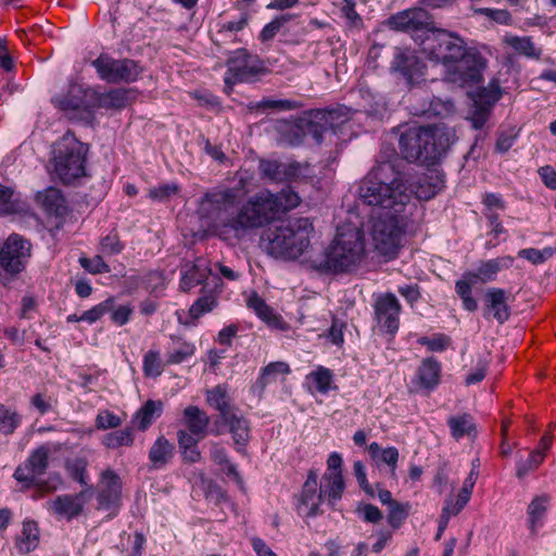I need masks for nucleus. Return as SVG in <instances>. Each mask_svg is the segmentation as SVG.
<instances>
[{"label":"nucleus","mask_w":556,"mask_h":556,"mask_svg":"<svg viewBox=\"0 0 556 556\" xmlns=\"http://www.w3.org/2000/svg\"><path fill=\"white\" fill-rule=\"evenodd\" d=\"M217 305V296L213 291L204 293L190 307L189 315L193 319L200 318L205 313L214 309Z\"/></svg>","instance_id":"nucleus-47"},{"label":"nucleus","mask_w":556,"mask_h":556,"mask_svg":"<svg viewBox=\"0 0 556 556\" xmlns=\"http://www.w3.org/2000/svg\"><path fill=\"white\" fill-rule=\"evenodd\" d=\"M290 372V367L285 362H274L268 364L260 377V383L265 387L277 378L278 375H287Z\"/></svg>","instance_id":"nucleus-56"},{"label":"nucleus","mask_w":556,"mask_h":556,"mask_svg":"<svg viewBox=\"0 0 556 556\" xmlns=\"http://www.w3.org/2000/svg\"><path fill=\"white\" fill-rule=\"evenodd\" d=\"M86 90L78 84H71L66 94L52 99L55 106L65 112H78L87 108Z\"/></svg>","instance_id":"nucleus-26"},{"label":"nucleus","mask_w":556,"mask_h":556,"mask_svg":"<svg viewBox=\"0 0 556 556\" xmlns=\"http://www.w3.org/2000/svg\"><path fill=\"white\" fill-rule=\"evenodd\" d=\"M450 143L451 138L445 127L412 126L401 134L399 149L408 162L432 165L441 160Z\"/></svg>","instance_id":"nucleus-4"},{"label":"nucleus","mask_w":556,"mask_h":556,"mask_svg":"<svg viewBox=\"0 0 556 556\" xmlns=\"http://www.w3.org/2000/svg\"><path fill=\"white\" fill-rule=\"evenodd\" d=\"M505 42L515 51L528 58L539 59L541 50L535 47L530 37L508 36Z\"/></svg>","instance_id":"nucleus-43"},{"label":"nucleus","mask_w":556,"mask_h":556,"mask_svg":"<svg viewBox=\"0 0 556 556\" xmlns=\"http://www.w3.org/2000/svg\"><path fill=\"white\" fill-rule=\"evenodd\" d=\"M318 472L311 469L298 496L296 510L303 517H314L320 513L319 506L324 501L320 490L317 492Z\"/></svg>","instance_id":"nucleus-20"},{"label":"nucleus","mask_w":556,"mask_h":556,"mask_svg":"<svg viewBox=\"0 0 556 556\" xmlns=\"http://www.w3.org/2000/svg\"><path fill=\"white\" fill-rule=\"evenodd\" d=\"M547 496H538L533 498L528 506V523L532 534H535L543 526L545 513L547 510Z\"/></svg>","instance_id":"nucleus-37"},{"label":"nucleus","mask_w":556,"mask_h":556,"mask_svg":"<svg viewBox=\"0 0 556 556\" xmlns=\"http://www.w3.org/2000/svg\"><path fill=\"white\" fill-rule=\"evenodd\" d=\"M314 227L309 218L299 217L269 228L262 240L268 254L274 257L295 260L307 251Z\"/></svg>","instance_id":"nucleus-5"},{"label":"nucleus","mask_w":556,"mask_h":556,"mask_svg":"<svg viewBox=\"0 0 556 556\" xmlns=\"http://www.w3.org/2000/svg\"><path fill=\"white\" fill-rule=\"evenodd\" d=\"M514 257L506 255L481 262L475 271L465 273V277L472 281H481L483 283L495 280L497 274L502 269L513 266Z\"/></svg>","instance_id":"nucleus-23"},{"label":"nucleus","mask_w":556,"mask_h":556,"mask_svg":"<svg viewBox=\"0 0 556 556\" xmlns=\"http://www.w3.org/2000/svg\"><path fill=\"white\" fill-rule=\"evenodd\" d=\"M365 254L364 233L356 226L338 228L337 236L326 250L319 269L326 273H345L356 267Z\"/></svg>","instance_id":"nucleus-6"},{"label":"nucleus","mask_w":556,"mask_h":556,"mask_svg":"<svg viewBox=\"0 0 556 556\" xmlns=\"http://www.w3.org/2000/svg\"><path fill=\"white\" fill-rule=\"evenodd\" d=\"M410 510L408 503H391L388 507V522L393 529H399L406 520Z\"/></svg>","instance_id":"nucleus-52"},{"label":"nucleus","mask_w":556,"mask_h":556,"mask_svg":"<svg viewBox=\"0 0 556 556\" xmlns=\"http://www.w3.org/2000/svg\"><path fill=\"white\" fill-rule=\"evenodd\" d=\"M475 14L486 16L490 21L501 25H511L513 18L510 13L504 9L476 8Z\"/></svg>","instance_id":"nucleus-57"},{"label":"nucleus","mask_w":556,"mask_h":556,"mask_svg":"<svg viewBox=\"0 0 556 556\" xmlns=\"http://www.w3.org/2000/svg\"><path fill=\"white\" fill-rule=\"evenodd\" d=\"M178 191L179 187L174 182L161 184L149 189L148 197L153 201L164 202L177 194Z\"/></svg>","instance_id":"nucleus-58"},{"label":"nucleus","mask_w":556,"mask_h":556,"mask_svg":"<svg viewBox=\"0 0 556 556\" xmlns=\"http://www.w3.org/2000/svg\"><path fill=\"white\" fill-rule=\"evenodd\" d=\"M101 105L106 109H122L129 103V91L114 89L104 93L100 99Z\"/></svg>","instance_id":"nucleus-50"},{"label":"nucleus","mask_w":556,"mask_h":556,"mask_svg":"<svg viewBox=\"0 0 556 556\" xmlns=\"http://www.w3.org/2000/svg\"><path fill=\"white\" fill-rule=\"evenodd\" d=\"M205 400L207 404L216 409L222 418L224 415L231 413L238 407L232 403L226 384H218L205 392Z\"/></svg>","instance_id":"nucleus-28"},{"label":"nucleus","mask_w":556,"mask_h":556,"mask_svg":"<svg viewBox=\"0 0 556 556\" xmlns=\"http://www.w3.org/2000/svg\"><path fill=\"white\" fill-rule=\"evenodd\" d=\"M59 405V399L55 394L49 393L47 390L39 391L30 397V406L40 415L53 412Z\"/></svg>","instance_id":"nucleus-44"},{"label":"nucleus","mask_w":556,"mask_h":556,"mask_svg":"<svg viewBox=\"0 0 556 556\" xmlns=\"http://www.w3.org/2000/svg\"><path fill=\"white\" fill-rule=\"evenodd\" d=\"M123 243L119 241L117 233L111 232L101 240V252L108 255H114L122 252Z\"/></svg>","instance_id":"nucleus-64"},{"label":"nucleus","mask_w":556,"mask_h":556,"mask_svg":"<svg viewBox=\"0 0 556 556\" xmlns=\"http://www.w3.org/2000/svg\"><path fill=\"white\" fill-rule=\"evenodd\" d=\"M455 112V105L450 99L433 98L428 102L427 108H417L412 105V113L418 116H426L428 118L432 116L437 117H448Z\"/></svg>","instance_id":"nucleus-31"},{"label":"nucleus","mask_w":556,"mask_h":556,"mask_svg":"<svg viewBox=\"0 0 556 556\" xmlns=\"http://www.w3.org/2000/svg\"><path fill=\"white\" fill-rule=\"evenodd\" d=\"M346 118L338 110H318L309 117L300 118L288 129L287 140L291 146L301 144L305 137H312L316 143H321L324 135L328 131L337 132Z\"/></svg>","instance_id":"nucleus-8"},{"label":"nucleus","mask_w":556,"mask_h":556,"mask_svg":"<svg viewBox=\"0 0 556 556\" xmlns=\"http://www.w3.org/2000/svg\"><path fill=\"white\" fill-rule=\"evenodd\" d=\"M83 493L77 495H59L55 500L49 503L50 509L58 516L66 519L77 517L83 511Z\"/></svg>","instance_id":"nucleus-27"},{"label":"nucleus","mask_w":556,"mask_h":556,"mask_svg":"<svg viewBox=\"0 0 556 556\" xmlns=\"http://www.w3.org/2000/svg\"><path fill=\"white\" fill-rule=\"evenodd\" d=\"M215 427V429L211 430L215 435L222 434L219 427H227L232 437L236 451L240 454H245V446L248 445L251 437V428L249 420L239 414V408L224 415L222 418H216Z\"/></svg>","instance_id":"nucleus-16"},{"label":"nucleus","mask_w":556,"mask_h":556,"mask_svg":"<svg viewBox=\"0 0 556 556\" xmlns=\"http://www.w3.org/2000/svg\"><path fill=\"white\" fill-rule=\"evenodd\" d=\"M162 412V403L149 400L136 413L131 424L132 427H137L139 430H147L155 419V416H160Z\"/></svg>","instance_id":"nucleus-36"},{"label":"nucleus","mask_w":556,"mask_h":556,"mask_svg":"<svg viewBox=\"0 0 556 556\" xmlns=\"http://www.w3.org/2000/svg\"><path fill=\"white\" fill-rule=\"evenodd\" d=\"M194 354V345L178 337H170V343L166 349L167 365H176L185 362Z\"/></svg>","instance_id":"nucleus-32"},{"label":"nucleus","mask_w":556,"mask_h":556,"mask_svg":"<svg viewBox=\"0 0 556 556\" xmlns=\"http://www.w3.org/2000/svg\"><path fill=\"white\" fill-rule=\"evenodd\" d=\"M301 105L293 100H271L263 99L258 104L257 109L262 110H278V111H292L299 109Z\"/></svg>","instance_id":"nucleus-61"},{"label":"nucleus","mask_w":556,"mask_h":556,"mask_svg":"<svg viewBox=\"0 0 556 556\" xmlns=\"http://www.w3.org/2000/svg\"><path fill=\"white\" fill-rule=\"evenodd\" d=\"M511 300L510 292L505 289L495 287L486 289L483 296V317L486 320L493 319L503 325L511 315L509 306Z\"/></svg>","instance_id":"nucleus-17"},{"label":"nucleus","mask_w":556,"mask_h":556,"mask_svg":"<svg viewBox=\"0 0 556 556\" xmlns=\"http://www.w3.org/2000/svg\"><path fill=\"white\" fill-rule=\"evenodd\" d=\"M165 365L159 351L150 350L143 356V372L147 377L161 376Z\"/></svg>","instance_id":"nucleus-49"},{"label":"nucleus","mask_w":556,"mask_h":556,"mask_svg":"<svg viewBox=\"0 0 556 556\" xmlns=\"http://www.w3.org/2000/svg\"><path fill=\"white\" fill-rule=\"evenodd\" d=\"M258 168L262 177L273 182L298 181L312 175L309 165L299 162L283 163L277 160H261Z\"/></svg>","instance_id":"nucleus-13"},{"label":"nucleus","mask_w":556,"mask_h":556,"mask_svg":"<svg viewBox=\"0 0 556 556\" xmlns=\"http://www.w3.org/2000/svg\"><path fill=\"white\" fill-rule=\"evenodd\" d=\"M306 379L315 384V388L318 392L325 394L331 388L333 372L329 368L318 366L316 370L307 375Z\"/></svg>","instance_id":"nucleus-46"},{"label":"nucleus","mask_w":556,"mask_h":556,"mask_svg":"<svg viewBox=\"0 0 556 556\" xmlns=\"http://www.w3.org/2000/svg\"><path fill=\"white\" fill-rule=\"evenodd\" d=\"M122 481L111 469L102 472L99 482L98 503L102 509H117L121 505Z\"/></svg>","instance_id":"nucleus-21"},{"label":"nucleus","mask_w":556,"mask_h":556,"mask_svg":"<svg viewBox=\"0 0 556 556\" xmlns=\"http://www.w3.org/2000/svg\"><path fill=\"white\" fill-rule=\"evenodd\" d=\"M440 364L433 358H426L418 368L417 376L422 387L432 389L440 378Z\"/></svg>","instance_id":"nucleus-39"},{"label":"nucleus","mask_w":556,"mask_h":556,"mask_svg":"<svg viewBox=\"0 0 556 556\" xmlns=\"http://www.w3.org/2000/svg\"><path fill=\"white\" fill-rule=\"evenodd\" d=\"M87 147L74 137H63L54 153V170L64 184L85 175Z\"/></svg>","instance_id":"nucleus-9"},{"label":"nucleus","mask_w":556,"mask_h":556,"mask_svg":"<svg viewBox=\"0 0 556 556\" xmlns=\"http://www.w3.org/2000/svg\"><path fill=\"white\" fill-rule=\"evenodd\" d=\"M500 98V87L497 85L490 84L488 87L480 88L472 97V100L476 104L493 108Z\"/></svg>","instance_id":"nucleus-51"},{"label":"nucleus","mask_w":556,"mask_h":556,"mask_svg":"<svg viewBox=\"0 0 556 556\" xmlns=\"http://www.w3.org/2000/svg\"><path fill=\"white\" fill-rule=\"evenodd\" d=\"M211 458L212 460L218 465L222 466L223 471L233 479L240 486L243 484V480L239 471L237 470V467L230 463L227 451L224 446H222L219 443H212L211 444Z\"/></svg>","instance_id":"nucleus-35"},{"label":"nucleus","mask_w":556,"mask_h":556,"mask_svg":"<svg viewBox=\"0 0 556 556\" xmlns=\"http://www.w3.org/2000/svg\"><path fill=\"white\" fill-rule=\"evenodd\" d=\"M247 305L269 327L286 331L289 325L256 292H253L247 301Z\"/></svg>","instance_id":"nucleus-24"},{"label":"nucleus","mask_w":556,"mask_h":556,"mask_svg":"<svg viewBox=\"0 0 556 556\" xmlns=\"http://www.w3.org/2000/svg\"><path fill=\"white\" fill-rule=\"evenodd\" d=\"M556 253V248L546 247L542 250L534 248L522 249L518 252V256L529 261L533 265L545 263Z\"/></svg>","instance_id":"nucleus-53"},{"label":"nucleus","mask_w":556,"mask_h":556,"mask_svg":"<svg viewBox=\"0 0 556 556\" xmlns=\"http://www.w3.org/2000/svg\"><path fill=\"white\" fill-rule=\"evenodd\" d=\"M477 281H472L464 276L455 283V291L463 302V307L468 312H475L478 308V303L472 296V286Z\"/></svg>","instance_id":"nucleus-42"},{"label":"nucleus","mask_w":556,"mask_h":556,"mask_svg":"<svg viewBox=\"0 0 556 556\" xmlns=\"http://www.w3.org/2000/svg\"><path fill=\"white\" fill-rule=\"evenodd\" d=\"M395 172L402 176L403 184L410 193L418 200L428 201L435 197L444 188V175L438 169H428L426 173L417 176L409 185H406L405 175L395 168ZM415 204L410 201L408 212Z\"/></svg>","instance_id":"nucleus-15"},{"label":"nucleus","mask_w":556,"mask_h":556,"mask_svg":"<svg viewBox=\"0 0 556 556\" xmlns=\"http://www.w3.org/2000/svg\"><path fill=\"white\" fill-rule=\"evenodd\" d=\"M447 426L451 430V435L455 440H459L465 435H471L476 431L473 418L469 414L451 416L447 419Z\"/></svg>","instance_id":"nucleus-38"},{"label":"nucleus","mask_w":556,"mask_h":556,"mask_svg":"<svg viewBox=\"0 0 556 556\" xmlns=\"http://www.w3.org/2000/svg\"><path fill=\"white\" fill-rule=\"evenodd\" d=\"M225 85L232 89L239 83H253L260 76L268 73L264 61L258 55L250 53L247 49H237L227 60Z\"/></svg>","instance_id":"nucleus-10"},{"label":"nucleus","mask_w":556,"mask_h":556,"mask_svg":"<svg viewBox=\"0 0 556 556\" xmlns=\"http://www.w3.org/2000/svg\"><path fill=\"white\" fill-rule=\"evenodd\" d=\"M79 263L87 271L91 274H108L111 271L110 266L103 261L102 256L96 255L92 258L80 257Z\"/></svg>","instance_id":"nucleus-60"},{"label":"nucleus","mask_w":556,"mask_h":556,"mask_svg":"<svg viewBox=\"0 0 556 556\" xmlns=\"http://www.w3.org/2000/svg\"><path fill=\"white\" fill-rule=\"evenodd\" d=\"M387 25L390 29L406 33L418 30H427L430 33L432 29L430 27V15L422 8L404 10L393 14L388 18Z\"/></svg>","instance_id":"nucleus-19"},{"label":"nucleus","mask_w":556,"mask_h":556,"mask_svg":"<svg viewBox=\"0 0 556 556\" xmlns=\"http://www.w3.org/2000/svg\"><path fill=\"white\" fill-rule=\"evenodd\" d=\"M87 466L88 459L83 455H78L66 463V468L71 478L83 485L88 483Z\"/></svg>","instance_id":"nucleus-48"},{"label":"nucleus","mask_w":556,"mask_h":556,"mask_svg":"<svg viewBox=\"0 0 556 556\" xmlns=\"http://www.w3.org/2000/svg\"><path fill=\"white\" fill-rule=\"evenodd\" d=\"M392 68L401 73L409 81L424 75L425 64L409 49H396L392 61Z\"/></svg>","instance_id":"nucleus-22"},{"label":"nucleus","mask_w":556,"mask_h":556,"mask_svg":"<svg viewBox=\"0 0 556 556\" xmlns=\"http://www.w3.org/2000/svg\"><path fill=\"white\" fill-rule=\"evenodd\" d=\"M103 443L108 448H118L121 446H130L134 443V427H127L123 430H117L108 433Z\"/></svg>","instance_id":"nucleus-45"},{"label":"nucleus","mask_w":556,"mask_h":556,"mask_svg":"<svg viewBox=\"0 0 556 556\" xmlns=\"http://www.w3.org/2000/svg\"><path fill=\"white\" fill-rule=\"evenodd\" d=\"M182 422L188 431L200 439H204L207 434L210 418L198 406L190 405L184 409Z\"/></svg>","instance_id":"nucleus-29"},{"label":"nucleus","mask_w":556,"mask_h":556,"mask_svg":"<svg viewBox=\"0 0 556 556\" xmlns=\"http://www.w3.org/2000/svg\"><path fill=\"white\" fill-rule=\"evenodd\" d=\"M299 203V194L289 187L278 193L260 191L244 203L236 188L223 187L204 192L198 201L197 213L213 236L233 244Z\"/></svg>","instance_id":"nucleus-1"},{"label":"nucleus","mask_w":556,"mask_h":556,"mask_svg":"<svg viewBox=\"0 0 556 556\" xmlns=\"http://www.w3.org/2000/svg\"><path fill=\"white\" fill-rule=\"evenodd\" d=\"M37 200L49 215L62 217L67 212L65 198L56 188H48L38 193Z\"/></svg>","instance_id":"nucleus-30"},{"label":"nucleus","mask_w":556,"mask_h":556,"mask_svg":"<svg viewBox=\"0 0 556 556\" xmlns=\"http://www.w3.org/2000/svg\"><path fill=\"white\" fill-rule=\"evenodd\" d=\"M24 211V203L10 187L0 185V216L17 214Z\"/></svg>","instance_id":"nucleus-40"},{"label":"nucleus","mask_w":556,"mask_h":556,"mask_svg":"<svg viewBox=\"0 0 556 556\" xmlns=\"http://www.w3.org/2000/svg\"><path fill=\"white\" fill-rule=\"evenodd\" d=\"M545 453L541 450H533L527 459H520L517 463L516 475L518 478H522L528 475L530 471L535 470L544 460Z\"/></svg>","instance_id":"nucleus-54"},{"label":"nucleus","mask_w":556,"mask_h":556,"mask_svg":"<svg viewBox=\"0 0 556 556\" xmlns=\"http://www.w3.org/2000/svg\"><path fill=\"white\" fill-rule=\"evenodd\" d=\"M49 447L40 445L14 471L13 477L23 484V490L35 488V498L55 491L62 482L56 473L50 475L46 480L42 479L49 467Z\"/></svg>","instance_id":"nucleus-7"},{"label":"nucleus","mask_w":556,"mask_h":556,"mask_svg":"<svg viewBox=\"0 0 556 556\" xmlns=\"http://www.w3.org/2000/svg\"><path fill=\"white\" fill-rule=\"evenodd\" d=\"M421 46L430 60L443 64L451 83L466 86L482 80L486 60L479 52L467 50L459 36L444 29H431Z\"/></svg>","instance_id":"nucleus-3"},{"label":"nucleus","mask_w":556,"mask_h":556,"mask_svg":"<svg viewBox=\"0 0 556 556\" xmlns=\"http://www.w3.org/2000/svg\"><path fill=\"white\" fill-rule=\"evenodd\" d=\"M358 198L364 204L381 208L370 219L369 233L380 254L394 257L410 213V193L394 164L381 162L371 168L359 184Z\"/></svg>","instance_id":"nucleus-2"},{"label":"nucleus","mask_w":556,"mask_h":556,"mask_svg":"<svg viewBox=\"0 0 556 556\" xmlns=\"http://www.w3.org/2000/svg\"><path fill=\"white\" fill-rule=\"evenodd\" d=\"M491 110L492 108L473 103L469 119L471 121L475 129H481L485 125L491 114Z\"/></svg>","instance_id":"nucleus-62"},{"label":"nucleus","mask_w":556,"mask_h":556,"mask_svg":"<svg viewBox=\"0 0 556 556\" xmlns=\"http://www.w3.org/2000/svg\"><path fill=\"white\" fill-rule=\"evenodd\" d=\"M100 79L109 84H129L136 81L142 68L139 62L131 59H113L102 53L91 62Z\"/></svg>","instance_id":"nucleus-11"},{"label":"nucleus","mask_w":556,"mask_h":556,"mask_svg":"<svg viewBox=\"0 0 556 556\" xmlns=\"http://www.w3.org/2000/svg\"><path fill=\"white\" fill-rule=\"evenodd\" d=\"M31 244L17 233H12L0 248V273L15 276L24 270L30 257Z\"/></svg>","instance_id":"nucleus-12"},{"label":"nucleus","mask_w":556,"mask_h":556,"mask_svg":"<svg viewBox=\"0 0 556 556\" xmlns=\"http://www.w3.org/2000/svg\"><path fill=\"white\" fill-rule=\"evenodd\" d=\"M22 424V415L0 403V433L11 435Z\"/></svg>","instance_id":"nucleus-41"},{"label":"nucleus","mask_w":556,"mask_h":556,"mask_svg":"<svg viewBox=\"0 0 556 556\" xmlns=\"http://www.w3.org/2000/svg\"><path fill=\"white\" fill-rule=\"evenodd\" d=\"M114 299L109 298L105 301L99 303L98 305L91 307L90 309L84 312L79 315V319L83 321H87L88 324H93L99 320L104 314L109 313L113 309Z\"/></svg>","instance_id":"nucleus-55"},{"label":"nucleus","mask_w":556,"mask_h":556,"mask_svg":"<svg viewBox=\"0 0 556 556\" xmlns=\"http://www.w3.org/2000/svg\"><path fill=\"white\" fill-rule=\"evenodd\" d=\"M345 483L342 473L324 475L319 484V490L324 500L330 504L339 501L344 491Z\"/></svg>","instance_id":"nucleus-33"},{"label":"nucleus","mask_w":556,"mask_h":556,"mask_svg":"<svg viewBox=\"0 0 556 556\" xmlns=\"http://www.w3.org/2000/svg\"><path fill=\"white\" fill-rule=\"evenodd\" d=\"M417 342L432 352H442L451 344V338L444 333H437L432 338L420 337Z\"/></svg>","instance_id":"nucleus-59"},{"label":"nucleus","mask_w":556,"mask_h":556,"mask_svg":"<svg viewBox=\"0 0 556 556\" xmlns=\"http://www.w3.org/2000/svg\"><path fill=\"white\" fill-rule=\"evenodd\" d=\"M39 544V528L35 521L23 522L21 534L16 538V547L21 554L33 552Z\"/></svg>","instance_id":"nucleus-34"},{"label":"nucleus","mask_w":556,"mask_h":556,"mask_svg":"<svg viewBox=\"0 0 556 556\" xmlns=\"http://www.w3.org/2000/svg\"><path fill=\"white\" fill-rule=\"evenodd\" d=\"M132 312L134 307L130 304L118 305L115 307L114 302L113 309H111L109 313H111V320L115 325L123 326L129 321Z\"/></svg>","instance_id":"nucleus-63"},{"label":"nucleus","mask_w":556,"mask_h":556,"mask_svg":"<svg viewBox=\"0 0 556 556\" xmlns=\"http://www.w3.org/2000/svg\"><path fill=\"white\" fill-rule=\"evenodd\" d=\"M179 289L189 292L197 286H203L202 291L208 287V279L212 274L210 261L205 257H197L194 261H184L179 267Z\"/></svg>","instance_id":"nucleus-18"},{"label":"nucleus","mask_w":556,"mask_h":556,"mask_svg":"<svg viewBox=\"0 0 556 556\" xmlns=\"http://www.w3.org/2000/svg\"><path fill=\"white\" fill-rule=\"evenodd\" d=\"M402 306L393 293L380 294L374 304L375 320L382 332L394 336L400 326Z\"/></svg>","instance_id":"nucleus-14"},{"label":"nucleus","mask_w":556,"mask_h":556,"mask_svg":"<svg viewBox=\"0 0 556 556\" xmlns=\"http://www.w3.org/2000/svg\"><path fill=\"white\" fill-rule=\"evenodd\" d=\"M175 455V445L164 435L159 437L149 451L150 468L160 470L165 468L173 460Z\"/></svg>","instance_id":"nucleus-25"}]
</instances>
